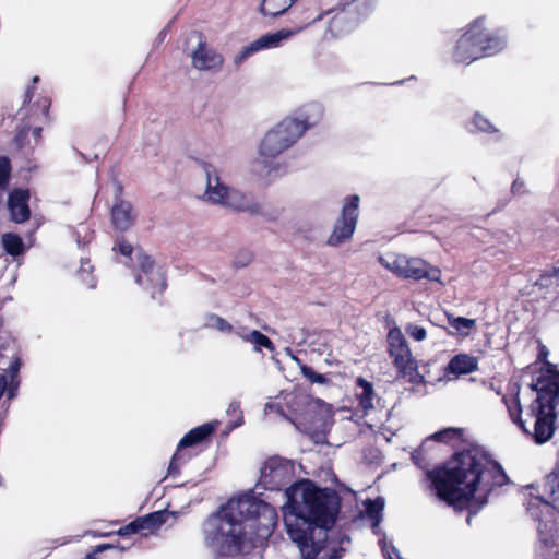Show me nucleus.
Instances as JSON below:
<instances>
[{
    "label": "nucleus",
    "mask_w": 559,
    "mask_h": 559,
    "mask_svg": "<svg viewBox=\"0 0 559 559\" xmlns=\"http://www.w3.org/2000/svg\"><path fill=\"white\" fill-rule=\"evenodd\" d=\"M278 521L270 503L245 493L229 499L205 522L207 544L221 556L234 557L264 547Z\"/></svg>",
    "instance_id": "1"
},
{
    "label": "nucleus",
    "mask_w": 559,
    "mask_h": 559,
    "mask_svg": "<svg viewBox=\"0 0 559 559\" xmlns=\"http://www.w3.org/2000/svg\"><path fill=\"white\" fill-rule=\"evenodd\" d=\"M427 479L436 497L462 512L477 491L489 493L509 481L503 467L480 448H471L454 454L442 465L427 471Z\"/></svg>",
    "instance_id": "2"
},
{
    "label": "nucleus",
    "mask_w": 559,
    "mask_h": 559,
    "mask_svg": "<svg viewBox=\"0 0 559 559\" xmlns=\"http://www.w3.org/2000/svg\"><path fill=\"white\" fill-rule=\"evenodd\" d=\"M545 371L539 372L531 386L537 396L528 407L527 416L534 419V431L531 432L522 419L520 402V386L514 384L508 395H503L504 403L511 420L526 435H531L537 444L551 439L555 432L557 418L556 407L559 403V371L551 369L548 364Z\"/></svg>",
    "instance_id": "3"
},
{
    "label": "nucleus",
    "mask_w": 559,
    "mask_h": 559,
    "mask_svg": "<svg viewBox=\"0 0 559 559\" xmlns=\"http://www.w3.org/2000/svg\"><path fill=\"white\" fill-rule=\"evenodd\" d=\"M341 509V496L335 489L318 487L306 479L286 489L283 507L284 524L325 528L334 526Z\"/></svg>",
    "instance_id": "4"
},
{
    "label": "nucleus",
    "mask_w": 559,
    "mask_h": 559,
    "mask_svg": "<svg viewBox=\"0 0 559 559\" xmlns=\"http://www.w3.org/2000/svg\"><path fill=\"white\" fill-rule=\"evenodd\" d=\"M504 46L506 36L500 31L488 29L485 19L477 17L465 27V32L457 39L453 59L459 63H471L500 52Z\"/></svg>",
    "instance_id": "5"
},
{
    "label": "nucleus",
    "mask_w": 559,
    "mask_h": 559,
    "mask_svg": "<svg viewBox=\"0 0 559 559\" xmlns=\"http://www.w3.org/2000/svg\"><path fill=\"white\" fill-rule=\"evenodd\" d=\"M202 166L206 175V189L203 195L205 201L212 204H222L238 212L260 213V205L254 202L251 194L230 189L224 185L215 167L211 164L203 162Z\"/></svg>",
    "instance_id": "6"
},
{
    "label": "nucleus",
    "mask_w": 559,
    "mask_h": 559,
    "mask_svg": "<svg viewBox=\"0 0 559 559\" xmlns=\"http://www.w3.org/2000/svg\"><path fill=\"white\" fill-rule=\"evenodd\" d=\"M307 129L308 126L304 121L287 118L270 130L260 144V163L263 167L269 168V173L277 169L272 167V160L290 147Z\"/></svg>",
    "instance_id": "7"
},
{
    "label": "nucleus",
    "mask_w": 559,
    "mask_h": 559,
    "mask_svg": "<svg viewBox=\"0 0 559 559\" xmlns=\"http://www.w3.org/2000/svg\"><path fill=\"white\" fill-rule=\"evenodd\" d=\"M51 99L48 96H41L33 105L23 109L24 116L21 118V124L16 129L13 142L19 150L31 147L28 134L32 133L35 144L41 141L43 126L50 121L49 109Z\"/></svg>",
    "instance_id": "8"
},
{
    "label": "nucleus",
    "mask_w": 559,
    "mask_h": 559,
    "mask_svg": "<svg viewBox=\"0 0 559 559\" xmlns=\"http://www.w3.org/2000/svg\"><path fill=\"white\" fill-rule=\"evenodd\" d=\"M388 352L393 358V365L397 372L412 384L425 383V378L418 371L417 360L412 356L407 341L399 328H393L388 333Z\"/></svg>",
    "instance_id": "9"
},
{
    "label": "nucleus",
    "mask_w": 559,
    "mask_h": 559,
    "mask_svg": "<svg viewBox=\"0 0 559 559\" xmlns=\"http://www.w3.org/2000/svg\"><path fill=\"white\" fill-rule=\"evenodd\" d=\"M526 511L531 518L538 522L540 543L546 548L559 544V521L551 503L542 496H531L526 503Z\"/></svg>",
    "instance_id": "10"
},
{
    "label": "nucleus",
    "mask_w": 559,
    "mask_h": 559,
    "mask_svg": "<svg viewBox=\"0 0 559 559\" xmlns=\"http://www.w3.org/2000/svg\"><path fill=\"white\" fill-rule=\"evenodd\" d=\"M295 478V465L290 460L271 456L261 468L260 485L265 490L280 491L290 487Z\"/></svg>",
    "instance_id": "11"
},
{
    "label": "nucleus",
    "mask_w": 559,
    "mask_h": 559,
    "mask_svg": "<svg viewBox=\"0 0 559 559\" xmlns=\"http://www.w3.org/2000/svg\"><path fill=\"white\" fill-rule=\"evenodd\" d=\"M358 194H352L345 198L341 214L334 223L333 230L329 236L326 243L331 247H338L352 239L359 216Z\"/></svg>",
    "instance_id": "12"
},
{
    "label": "nucleus",
    "mask_w": 559,
    "mask_h": 559,
    "mask_svg": "<svg viewBox=\"0 0 559 559\" xmlns=\"http://www.w3.org/2000/svg\"><path fill=\"white\" fill-rule=\"evenodd\" d=\"M384 266L403 280L440 282L441 278V270L439 267L432 266L419 258L400 255L391 263H385Z\"/></svg>",
    "instance_id": "13"
},
{
    "label": "nucleus",
    "mask_w": 559,
    "mask_h": 559,
    "mask_svg": "<svg viewBox=\"0 0 559 559\" xmlns=\"http://www.w3.org/2000/svg\"><path fill=\"white\" fill-rule=\"evenodd\" d=\"M135 282L143 288L151 292L154 298L156 294H163L167 287L166 278L160 272H155V261L142 249L136 250Z\"/></svg>",
    "instance_id": "14"
},
{
    "label": "nucleus",
    "mask_w": 559,
    "mask_h": 559,
    "mask_svg": "<svg viewBox=\"0 0 559 559\" xmlns=\"http://www.w3.org/2000/svg\"><path fill=\"white\" fill-rule=\"evenodd\" d=\"M301 28L302 26L299 28H282L275 33H267L260 36L239 51L235 57V63L240 64L247 58L260 50L280 47L283 40L289 39L301 33Z\"/></svg>",
    "instance_id": "15"
},
{
    "label": "nucleus",
    "mask_w": 559,
    "mask_h": 559,
    "mask_svg": "<svg viewBox=\"0 0 559 559\" xmlns=\"http://www.w3.org/2000/svg\"><path fill=\"white\" fill-rule=\"evenodd\" d=\"M200 40L191 52V64L199 71L218 73L223 70L225 58L215 48L210 46L200 33Z\"/></svg>",
    "instance_id": "16"
},
{
    "label": "nucleus",
    "mask_w": 559,
    "mask_h": 559,
    "mask_svg": "<svg viewBox=\"0 0 559 559\" xmlns=\"http://www.w3.org/2000/svg\"><path fill=\"white\" fill-rule=\"evenodd\" d=\"M167 519L168 512L166 510L152 512L143 516H138L135 520L120 527L116 534L122 537L139 533L146 535L158 530Z\"/></svg>",
    "instance_id": "17"
},
{
    "label": "nucleus",
    "mask_w": 559,
    "mask_h": 559,
    "mask_svg": "<svg viewBox=\"0 0 559 559\" xmlns=\"http://www.w3.org/2000/svg\"><path fill=\"white\" fill-rule=\"evenodd\" d=\"M285 526L288 536L298 545L302 559H316L321 548L313 540L314 528L289 523Z\"/></svg>",
    "instance_id": "18"
},
{
    "label": "nucleus",
    "mask_w": 559,
    "mask_h": 559,
    "mask_svg": "<svg viewBox=\"0 0 559 559\" xmlns=\"http://www.w3.org/2000/svg\"><path fill=\"white\" fill-rule=\"evenodd\" d=\"M29 199L31 192L28 189L14 188L9 192L8 211L12 222L22 224L31 218Z\"/></svg>",
    "instance_id": "19"
},
{
    "label": "nucleus",
    "mask_w": 559,
    "mask_h": 559,
    "mask_svg": "<svg viewBox=\"0 0 559 559\" xmlns=\"http://www.w3.org/2000/svg\"><path fill=\"white\" fill-rule=\"evenodd\" d=\"M346 5L347 3L340 2L337 7L328 10H322L317 14H313L308 8L295 7L288 13L289 21L293 23V26L290 28H299L302 26V32L309 26L323 20L324 16L334 13L335 11L344 12Z\"/></svg>",
    "instance_id": "20"
},
{
    "label": "nucleus",
    "mask_w": 559,
    "mask_h": 559,
    "mask_svg": "<svg viewBox=\"0 0 559 559\" xmlns=\"http://www.w3.org/2000/svg\"><path fill=\"white\" fill-rule=\"evenodd\" d=\"M134 221L131 203L120 198L117 199L111 209V223L115 229L126 231L134 224Z\"/></svg>",
    "instance_id": "21"
},
{
    "label": "nucleus",
    "mask_w": 559,
    "mask_h": 559,
    "mask_svg": "<svg viewBox=\"0 0 559 559\" xmlns=\"http://www.w3.org/2000/svg\"><path fill=\"white\" fill-rule=\"evenodd\" d=\"M215 429L216 425L214 423H205L191 429L180 439L177 445L178 450L194 447L207 441L215 432Z\"/></svg>",
    "instance_id": "22"
},
{
    "label": "nucleus",
    "mask_w": 559,
    "mask_h": 559,
    "mask_svg": "<svg viewBox=\"0 0 559 559\" xmlns=\"http://www.w3.org/2000/svg\"><path fill=\"white\" fill-rule=\"evenodd\" d=\"M355 397L358 401L359 408L365 414L373 409L376 392L372 382L362 377H357L355 380Z\"/></svg>",
    "instance_id": "23"
},
{
    "label": "nucleus",
    "mask_w": 559,
    "mask_h": 559,
    "mask_svg": "<svg viewBox=\"0 0 559 559\" xmlns=\"http://www.w3.org/2000/svg\"><path fill=\"white\" fill-rule=\"evenodd\" d=\"M477 369V358L467 354H457L453 356L447 367V371L455 376L468 374Z\"/></svg>",
    "instance_id": "24"
},
{
    "label": "nucleus",
    "mask_w": 559,
    "mask_h": 559,
    "mask_svg": "<svg viewBox=\"0 0 559 559\" xmlns=\"http://www.w3.org/2000/svg\"><path fill=\"white\" fill-rule=\"evenodd\" d=\"M544 492L548 497V502L551 503V507L555 513L558 515L559 513V468H555L549 475L546 476L544 483Z\"/></svg>",
    "instance_id": "25"
},
{
    "label": "nucleus",
    "mask_w": 559,
    "mask_h": 559,
    "mask_svg": "<svg viewBox=\"0 0 559 559\" xmlns=\"http://www.w3.org/2000/svg\"><path fill=\"white\" fill-rule=\"evenodd\" d=\"M297 0H263L260 12L264 16L277 17L287 12Z\"/></svg>",
    "instance_id": "26"
},
{
    "label": "nucleus",
    "mask_w": 559,
    "mask_h": 559,
    "mask_svg": "<svg viewBox=\"0 0 559 559\" xmlns=\"http://www.w3.org/2000/svg\"><path fill=\"white\" fill-rule=\"evenodd\" d=\"M535 286L539 290H556L559 287V263L543 272L535 282Z\"/></svg>",
    "instance_id": "27"
},
{
    "label": "nucleus",
    "mask_w": 559,
    "mask_h": 559,
    "mask_svg": "<svg viewBox=\"0 0 559 559\" xmlns=\"http://www.w3.org/2000/svg\"><path fill=\"white\" fill-rule=\"evenodd\" d=\"M1 242L4 251L12 257H19L25 252V245L23 239L17 234H3L1 237Z\"/></svg>",
    "instance_id": "28"
},
{
    "label": "nucleus",
    "mask_w": 559,
    "mask_h": 559,
    "mask_svg": "<svg viewBox=\"0 0 559 559\" xmlns=\"http://www.w3.org/2000/svg\"><path fill=\"white\" fill-rule=\"evenodd\" d=\"M243 340L253 344L257 350H261V348H266L270 352H273L275 349V346L273 342L270 340V337H267L258 330L251 331L243 337Z\"/></svg>",
    "instance_id": "29"
},
{
    "label": "nucleus",
    "mask_w": 559,
    "mask_h": 559,
    "mask_svg": "<svg viewBox=\"0 0 559 559\" xmlns=\"http://www.w3.org/2000/svg\"><path fill=\"white\" fill-rule=\"evenodd\" d=\"M450 326L455 329L462 335H468V330L475 328L476 320L464 317L448 316Z\"/></svg>",
    "instance_id": "30"
},
{
    "label": "nucleus",
    "mask_w": 559,
    "mask_h": 559,
    "mask_svg": "<svg viewBox=\"0 0 559 559\" xmlns=\"http://www.w3.org/2000/svg\"><path fill=\"white\" fill-rule=\"evenodd\" d=\"M12 175V165L8 156H0V192L8 189Z\"/></svg>",
    "instance_id": "31"
},
{
    "label": "nucleus",
    "mask_w": 559,
    "mask_h": 559,
    "mask_svg": "<svg viewBox=\"0 0 559 559\" xmlns=\"http://www.w3.org/2000/svg\"><path fill=\"white\" fill-rule=\"evenodd\" d=\"M427 443H428V440H426L411 455L414 464L416 466H418L419 468L425 469L426 472L429 471V466H430V461L427 457Z\"/></svg>",
    "instance_id": "32"
},
{
    "label": "nucleus",
    "mask_w": 559,
    "mask_h": 559,
    "mask_svg": "<svg viewBox=\"0 0 559 559\" xmlns=\"http://www.w3.org/2000/svg\"><path fill=\"white\" fill-rule=\"evenodd\" d=\"M462 429L459 428H447L443 430H440L438 432H435L429 439L438 442H444L448 443L454 439H460L462 437Z\"/></svg>",
    "instance_id": "33"
},
{
    "label": "nucleus",
    "mask_w": 559,
    "mask_h": 559,
    "mask_svg": "<svg viewBox=\"0 0 559 559\" xmlns=\"http://www.w3.org/2000/svg\"><path fill=\"white\" fill-rule=\"evenodd\" d=\"M367 515L376 521H379L381 512L384 508V502L381 498L374 500L368 499L365 502Z\"/></svg>",
    "instance_id": "34"
},
{
    "label": "nucleus",
    "mask_w": 559,
    "mask_h": 559,
    "mask_svg": "<svg viewBox=\"0 0 559 559\" xmlns=\"http://www.w3.org/2000/svg\"><path fill=\"white\" fill-rule=\"evenodd\" d=\"M187 461H188V457H186L181 453V450H178V448H177L176 452L173 454V456L170 459V462H169V465H168V469H167V474L169 476H177V475H179L180 474V466H181V464H185Z\"/></svg>",
    "instance_id": "35"
},
{
    "label": "nucleus",
    "mask_w": 559,
    "mask_h": 559,
    "mask_svg": "<svg viewBox=\"0 0 559 559\" xmlns=\"http://www.w3.org/2000/svg\"><path fill=\"white\" fill-rule=\"evenodd\" d=\"M300 369L302 376L307 378L311 383L325 384L329 382V379L325 374L316 372L310 366L304 365Z\"/></svg>",
    "instance_id": "36"
},
{
    "label": "nucleus",
    "mask_w": 559,
    "mask_h": 559,
    "mask_svg": "<svg viewBox=\"0 0 559 559\" xmlns=\"http://www.w3.org/2000/svg\"><path fill=\"white\" fill-rule=\"evenodd\" d=\"M473 123L476 127L478 131L486 132V133H493L497 131V129L493 127V124L481 114L476 112L473 117Z\"/></svg>",
    "instance_id": "37"
},
{
    "label": "nucleus",
    "mask_w": 559,
    "mask_h": 559,
    "mask_svg": "<svg viewBox=\"0 0 559 559\" xmlns=\"http://www.w3.org/2000/svg\"><path fill=\"white\" fill-rule=\"evenodd\" d=\"M253 260V253L250 250L241 249L239 250L233 261V264L235 267H246L248 266Z\"/></svg>",
    "instance_id": "38"
},
{
    "label": "nucleus",
    "mask_w": 559,
    "mask_h": 559,
    "mask_svg": "<svg viewBox=\"0 0 559 559\" xmlns=\"http://www.w3.org/2000/svg\"><path fill=\"white\" fill-rule=\"evenodd\" d=\"M209 324L212 328H215L216 330L224 332V333H230L233 331V325L227 320H225L224 318H222L217 314L210 316Z\"/></svg>",
    "instance_id": "39"
},
{
    "label": "nucleus",
    "mask_w": 559,
    "mask_h": 559,
    "mask_svg": "<svg viewBox=\"0 0 559 559\" xmlns=\"http://www.w3.org/2000/svg\"><path fill=\"white\" fill-rule=\"evenodd\" d=\"M114 250L131 259L134 248L123 236H120L116 239Z\"/></svg>",
    "instance_id": "40"
},
{
    "label": "nucleus",
    "mask_w": 559,
    "mask_h": 559,
    "mask_svg": "<svg viewBox=\"0 0 559 559\" xmlns=\"http://www.w3.org/2000/svg\"><path fill=\"white\" fill-rule=\"evenodd\" d=\"M39 81V76H34L32 80L33 85L28 86L25 94H24V100H23V107L20 109L19 114L23 112V109H26L28 106L33 105L32 99L34 97L35 92V84Z\"/></svg>",
    "instance_id": "41"
},
{
    "label": "nucleus",
    "mask_w": 559,
    "mask_h": 559,
    "mask_svg": "<svg viewBox=\"0 0 559 559\" xmlns=\"http://www.w3.org/2000/svg\"><path fill=\"white\" fill-rule=\"evenodd\" d=\"M344 23V17H338L334 15L326 27L325 36L329 34L331 37H336L340 31V26Z\"/></svg>",
    "instance_id": "42"
},
{
    "label": "nucleus",
    "mask_w": 559,
    "mask_h": 559,
    "mask_svg": "<svg viewBox=\"0 0 559 559\" xmlns=\"http://www.w3.org/2000/svg\"><path fill=\"white\" fill-rule=\"evenodd\" d=\"M22 367V361L20 357H14V359L11 361L7 377L8 379H20V370Z\"/></svg>",
    "instance_id": "43"
},
{
    "label": "nucleus",
    "mask_w": 559,
    "mask_h": 559,
    "mask_svg": "<svg viewBox=\"0 0 559 559\" xmlns=\"http://www.w3.org/2000/svg\"><path fill=\"white\" fill-rule=\"evenodd\" d=\"M20 382V379H8V386L5 389V392L9 401L13 400L16 396Z\"/></svg>",
    "instance_id": "44"
},
{
    "label": "nucleus",
    "mask_w": 559,
    "mask_h": 559,
    "mask_svg": "<svg viewBox=\"0 0 559 559\" xmlns=\"http://www.w3.org/2000/svg\"><path fill=\"white\" fill-rule=\"evenodd\" d=\"M112 547H114V546H112V545H110V544H103V545H99V546H97V548H96L94 551H92V552H90V554H87V555H86V559H96V555H97L98 552H100V551H103V550H105V549L112 548Z\"/></svg>",
    "instance_id": "45"
},
{
    "label": "nucleus",
    "mask_w": 559,
    "mask_h": 559,
    "mask_svg": "<svg viewBox=\"0 0 559 559\" xmlns=\"http://www.w3.org/2000/svg\"><path fill=\"white\" fill-rule=\"evenodd\" d=\"M523 189H524V181H522L520 179H515L512 182V186H511L512 193H514V194L522 193Z\"/></svg>",
    "instance_id": "46"
},
{
    "label": "nucleus",
    "mask_w": 559,
    "mask_h": 559,
    "mask_svg": "<svg viewBox=\"0 0 559 559\" xmlns=\"http://www.w3.org/2000/svg\"><path fill=\"white\" fill-rule=\"evenodd\" d=\"M7 386H8V377H7V374H0V399L4 394Z\"/></svg>",
    "instance_id": "47"
},
{
    "label": "nucleus",
    "mask_w": 559,
    "mask_h": 559,
    "mask_svg": "<svg viewBox=\"0 0 559 559\" xmlns=\"http://www.w3.org/2000/svg\"><path fill=\"white\" fill-rule=\"evenodd\" d=\"M426 330L423 328H417L413 333L414 338L417 341H423L424 338H426Z\"/></svg>",
    "instance_id": "48"
},
{
    "label": "nucleus",
    "mask_w": 559,
    "mask_h": 559,
    "mask_svg": "<svg viewBox=\"0 0 559 559\" xmlns=\"http://www.w3.org/2000/svg\"><path fill=\"white\" fill-rule=\"evenodd\" d=\"M547 356H548V349L546 348L545 345H540L539 350H538V356H537L538 360L545 361Z\"/></svg>",
    "instance_id": "49"
},
{
    "label": "nucleus",
    "mask_w": 559,
    "mask_h": 559,
    "mask_svg": "<svg viewBox=\"0 0 559 559\" xmlns=\"http://www.w3.org/2000/svg\"><path fill=\"white\" fill-rule=\"evenodd\" d=\"M85 273H87V269H85L84 264H82V266L79 270L78 274H79V276L83 277ZM82 280L85 281L84 278H82Z\"/></svg>",
    "instance_id": "50"
},
{
    "label": "nucleus",
    "mask_w": 559,
    "mask_h": 559,
    "mask_svg": "<svg viewBox=\"0 0 559 559\" xmlns=\"http://www.w3.org/2000/svg\"><path fill=\"white\" fill-rule=\"evenodd\" d=\"M86 265H88V269H90V270H92V269H93V266H92V265H90V262H86Z\"/></svg>",
    "instance_id": "51"
},
{
    "label": "nucleus",
    "mask_w": 559,
    "mask_h": 559,
    "mask_svg": "<svg viewBox=\"0 0 559 559\" xmlns=\"http://www.w3.org/2000/svg\"><path fill=\"white\" fill-rule=\"evenodd\" d=\"M86 265H88V269H90V270H92V269H93V266H92V265H90V262H86Z\"/></svg>",
    "instance_id": "52"
},
{
    "label": "nucleus",
    "mask_w": 559,
    "mask_h": 559,
    "mask_svg": "<svg viewBox=\"0 0 559 559\" xmlns=\"http://www.w3.org/2000/svg\"><path fill=\"white\" fill-rule=\"evenodd\" d=\"M112 533H105L103 536H110Z\"/></svg>",
    "instance_id": "53"
},
{
    "label": "nucleus",
    "mask_w": 559,
    "mask_h": 559,
    "mask_svg": "<svg viewBox=\"0 0 559 559\" xmlns=\"http://www.w3.org/2000/svg\"><path fill=\"white\" fill-rule=\"evenodd\" d=\"M330 559H333V558H330Z\"/></svg>",
    "instance_id": "54"
}]
</instances>
